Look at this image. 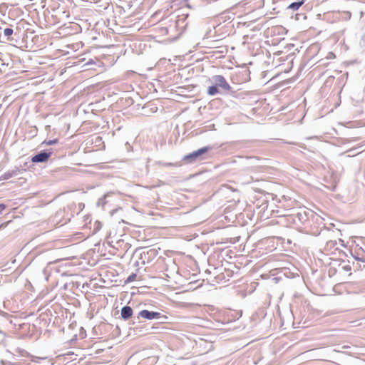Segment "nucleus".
<instances>
[{
  "instance_id": "1",
  "label": "nucleus",
  "mask_w": 365,
  "mask_h": 365,
  "mask_svg": "<svg viewBox=\"0 0 365 365\" xmlns=\"http://www.w3.org/2000/svg\"><path fill=\"white\" fill-rule=\"evenodd\" d=\"M211 82L215 84L217 88H220L224 91H229L230 89V86L229 83L227 82L225 78L220 75H216L212 76L211 78Z\"/></svg>"
},
{
  "instance_id": "2",
  "label": "nucleus",
  "mask_w": 365,
  "mask_h": 365,
  "mask_svg": "<svg viewBox=\"0 0 365 365\" xmlns=\"http://www.w3.org/2000/svg\"><path fill=\"white\" fill-rule=\"evenodd\" d=\"M209 150H210V147H203L202 148L198 149L197 150L192 152V153H190L189 155H185L184 157V160L188 163L194 162L200 156L206 153Z\"/></svg>"
},
{
  "instance_id": "3",
  "label": "nucleus",
  "mask_w": 365,
  "mask_h": 365,
  "mask_svg": "<svg viewBox=\"0 0 365 365\" xmlns=\"http://www.w3.org/2000/svg\"><path fill=\"white\" fill-rule=\"evenodd\" d=\"M139 316L142 318L152 320V319H160L161 318L166 319L165 316L161 315L160 312H150L148 310H142L139 313Z\"/></svg>"
},
{
  "instance_id": "4",
  "label": "nucleus",
  "mask_w": 365,
  "mask_h": 365,
  "mask_svg": "<svg viewBox=\"0 0 365 365\" xmlns=\"http://www.w3.org/2000/svg\"><path fill=\"white\" fill-rule=\"evenodd\" d=\"M50 154L46 152H41L36 155H34L31 160L34 163H43L46 162L49 158Z\"/></svg>"
},
{
  "instance_id": "5",
  "label": "nucleus",
  "mask_w": 365,
  "mask_h": 365,
  "mask_svg": "<svg viewBox=\"0 0 365 365\" xmlns=\"http://www.w3.org/2000/svg\"><path fill=\"white\" fill-rule=\"evenodd\" d=\"M121 317L127 320L133 315V309L129 306H125L121 309Z\"/></svg>"
},
{
  "instance_id": "6",
  "label": "nucleus",
  "mask_w": 365,
  "mask_h": 365,
  "mask_svg": "<svg viewBox=\"0 0 365 365\" xmlns=\"http://www.w3.org/2000/svg\"><path fill=\"white\" fill-rule=\"evenodd\" d=\"M17 170H9L1 175L0 180H7L17 175Z\"/></svg>"
},
{
  "instance_id": "7",
  "label": "nucleus",
  "mask_w": 365,
  "mask_h": 365,
  "mask_svg": "<svg viewBox=\"0 0 365 365\" xmlns=\"http://www.w3.org/2000/svg\"><path fill=\"white\" fill-rule=\"evenodd\" d=\"M304 4V1H300L297 2L292 3L289 6L288 9H291L293 10H298L299 8Z\"/></svg>"
},
{
  "instance_id": "8",
  "label": "nucleus",
  "mask_w": 365,
  "mask_h": 365,
  "mask_svg": "<svg viewBox=\"0 0 365 365\" xmlns=\"http://www.w3.org/2000/svg\"><path fill=\"white\" fill-rule=\"evenodd\" d=\"M218 93L217 87L214 84L212 86L208 87L207 93L210 96H215Z\"/></svg>"
},
{
  "instance_id": "9",
  "label": "nucleus",
  "mask_w": 365,
  "mask_h": 365,
  "mask_svg": "<svg viewBox=\"0 0 365 365\" xmlns=\"http://www.w3.org/2000/svg\"><path fill=\"white\" fill-rule=\"evenodd\" d=\"M13 34V29H10V28H6L4 30V36H11Z\"/></svg>"
},
{
  "instance_id": "10",
  "label": "nucleus",
  "mask_w": 365,
  "mask_h": 365,
  "mask_svg": "<svg viewBox=\"0 0 365 365\" xmlns=\"http://www.w3.org/2000/svg\"><path fill=\"white\" fill-rule=\"evenodd\" d=\"M137 275L135 274H132L131 275H130L127 279V282H133L135 279Z\"/></svg>"
},
{
  "instance_id": "11",
  "label": "nucleus",
  "mask_w": 365,
  "mask_h": 365,
  "mask_svg": "<svg viewBox=\"0 0 365 365\" xmlns=\"http://www.w3.org/2000/svg\"><path fill=\"white\" fill-rule=\"evenodd\" d=\"M31 360L34 362H38V359H46V357L39 358V357L34 356H31Z\"/></svg>"
},
{
  "instance_id": "12",
  "label": "nucleus",
  "mask_w": 365,
  "mask_h": 365,
  "mask_svg": "<svg viewBox=\"0 0 365 365\" xmlns=\"http://www.w3.org/2000/svg\"><path fill=\"white\" fill-rule=\"evenodd\" d=\"M56 140H49L48 142H46V144L47 145H51V144H53V143H56Z\"/></svg>"
},
{
  "instance_id": "13",
  "label": "nucleus",
  "mask_w": 365,
  "mask_h": 365,
  "mask_svg": "<svg viewBox=\"0 0 365 365\" xmlns=\"http://www.w3.org/2000/svg\"><path fill=\"white\" fill-rule=\"evenodd\" d=\"M5 205L4 204H0V212H1L5 209Z\"/></svg>"
}]
</instances>
